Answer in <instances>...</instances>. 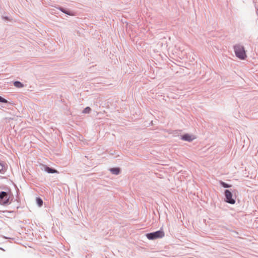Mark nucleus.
<instances>
[{"label":"nucleus","mask_w":258,"mask_h":258,"mask_svg":"<svg viewBox=\"0 0 258 258\" xmlns=\"http://www.w3.org/2000/svg\"><path fill=\"white\" fill-rule=\"evenodd\" d=\"M234 50L236 57L238 58L244 60L247 57L243 46L240 44L235 45L234 46Z\"/></svg>","instance_id":"f257e3e1"},{"label":"nucleus","mask_w":258,"mask_h":258,"mask_svg":"<svg viewBox=\"0 0 258 258\" xmlns=\"http://www.w3.org/2000/svg\"><path fill=\"white\" fill-rule=\"evenodd\" d=\"M164 231L160 229L155 232L148 233L146 234V237L148 239L154 240L157 238H162L164 236Z\"/></svg>","instance_id":"f03ea898"},{"label":"nucleus","mask_w":258,"mask_h":258,"mask_svg":"<svg viewBox=\"0 0 258 258\" xmlns=\"http://www.w3.org/2000/svg\"><path fill=\"white\" fill-rule=\"evenodd\" d=\"M224 201L228 204L233 205L235 203V198L233 197L232 192L229 189L224 190Z\"/></svg>","instance_id":"7ed1b4c3"},{"label":"nucleus","mask_w":258,"mask_h":258,"mask_svg":"<svg viewBox=\"0 0 258 258\" xmlns=\"http://www.w3.org/2000/svg\"><path fill=\"white\" fill-rule=\"evenodd\" d=\"M10 197L9 194L6 191H2L0 192V204L6 205L10 204Z\"/></svg>","instance_id":"20e7f679"},{"label":"nucleus","mask_w":258,"mask_h":258,"mask_svg":"<svg viewBox=\"0 0 258 258\" xmlns=\"http://www.w3.org/2000/svg\"><path fill=\"white\" fill-rule=\"evenodd\" d=\"M181 139L188 142H191L194 140L192 136L188 134H184L181 137Z\"/></svg>","instance_id":"39448f33"},{"label":"nucleus","mask_w":258,"mask_h":258,"mask_svg":"<svg viewBox=\"0 0 258 258\" xmlns=\"http://www.w3.org/2000/svg\"><path fill=\"white\" fill-rule=\"evenodd\" d=\"M44 170L45 171L48 173H58V171L55 169L54 168L50 167L48 166L45 165Z\"/></svg>","instance_id":"423d86ee"},{"label":"nucleus","mask_w":258,"mask_h":258,"mask_svg":"<svg viewBox=\"0 0 258 258\" xmlns=\"http://www.w3.org/2000/svg\"><path fill=\"white\" fill-rule=\"evenodd\" d=\"M58 9L61 11L62 12V13L67 14V15H68L69 16H74L75 14H74V12H72L71 11H70L69 10H68L67 9H64L62 7H59L58 8Z\"/></svg>","instance_id":"0eeeda50"},{"label":"nucleus","mask_w":258,"mask_h":258,"mask_svg":"<svg viewBox=\"0 0 258 258\" xmlns=\"http://www.w3.org/2000/svg\"><path fill=\"white\" fill-rule=\"evenodd\" d=\"M109 171L114 175H118L120 172V169L118 167L111 168L109 169Z\"/></svg>","instance_id":"6e6552de"},{"label":"nucleus","mask_w":258,"mask_h":258,"mask_svg":"<svg viewBox=\"0 0 258 258\" xmlns=\"http://www.w3.org/2000/svg\"><path fill=\"white\" fill-rule=\"evenodd\" d=\"M220 185L224 188H229L232 186V185L229 184L222 180L219 181Z\"/></svg>","instance_id":"1a4fd4ad"},{"label":"nucleus","mask_w":258,"mask_h":258,"mask_svg":"<svg viewBox=\"0 0 258 258\" xmlns=\"http://www.w3.org/2000/svg\"><path fill=\"white\" fill-rule=\"evenodd\" d=\"M6 170V168L5 166V164L3 162H0V173H3Z\"/></svg>","instance_id":"9d476101"},{"label":"nucleus","mask_w":258,"mask_h":258,"mask_svg":"<svg viewBox=\"0 0 258 258\" xmlns=\"http://www.w3.org/2000/svg\"><path fill=\"white\" fill-rule=\"evenodd\" d=\"M14 85L15 87L19 88H22L24 86L23 84L18 81H15L14 83Z\"/></svg>","instance_id":"9b49d317"},{"label":"nucleus","mask_w":258,"mask_h":258,"mask_svg":"<svg viewBox=\"0 0 258 258\" xmlns=\"http://www.w3.org/2000/svg\"><path fill=\"white\" fill-rule=\"evenodd\" d=\"M36 202H37V205L39 206V207H41L43 205V201L42 200L38 197V198H36Z\"/></svg>","instance_id":"f8f14e48"},{"label":"nucleus","mask_w":258,"mask_h":258,"mask_svg":"<svg viewBox=\"0 0 258 258\" xmlns=\"http://www.w3.org/2000/svg\"><path fill=\"white\" fill-rule=\"evenodd\" d=\"M91 109L90 107H86L84 108V109L83 111V113H89L91 111Z\"/></svg>","instance_id":"ddd939ff"},{"label":"nucleus","mask_w":258,"mask_h":258,"mask_svg":"<svg viewBox=\"0 0 258 258\" xmlns=\"http://www.w3.org/2000/svg\"><path fill=\"white\" fill-rule=\"evenodd\" d=\"M0 102L7 103H8V101L0 96Z\"/></svg>","instance_id":"4468645a"},{"label":"nucleus","mask_w":258,"mask_h":258,"mask_svg":"<svg viewBox=\"0 0 258 258\" xmlns=\"http://www.w3.org/2000/svg\"><path fill=\"white\" fill-rule=\"evenodd\" d=\"M3 18L4 19H5V20H9V18L7 16L3 17Z\"/></svg>","instance_id":"2eb2a0df"}]
</instances>
